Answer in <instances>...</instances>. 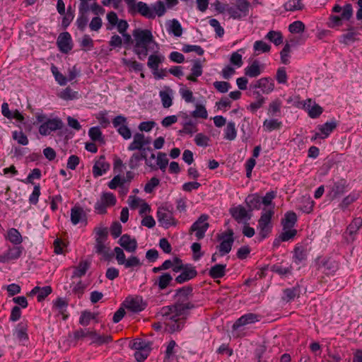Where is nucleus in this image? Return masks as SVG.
Masks as SVG:
<instances>
[{"mask_svg": "<svg viewBox=\"0 0 362 362\" xmlns=\"http://www.w3.org/2000/svg\"><path fill=\"white\" fill-rule=\"evenodd\" d=\"M261 69L258 61H254L252 64L245 69V74L249 77L255 78L260 75Z\"/></svg>", "mask_w": 362, "mask_h": 362, "instance_id": "c85d7f7f", "label": "nucleus"}, {"mask_svg": "<svg viewBox=\"0 0 362 362\" xmlns=\"http://www.w3.org/2000/svg\"><path fill=\"white\" fill-rule=\"evenodd\" d=\"M162 61L163 57L160 56L156 54H151L148 57L147 65L150 69L154 71H158L159 64L162 62Z\"/></svg>", "mask_w": 362, "mask_h": 362, "instance_id": "4c0bfd02", "label": "nucleus"}, {"mask_svg": "<svg viewBox=\"0 0 362 362\" xmlns=\"http://www.w3.org/2000/svg\"><path fill=\"white\" fill-rule=\"evenodd\" d=\"M106 240H95V252L102 255L104 258L110 257V248L105 245Z\"/></svg>", "mask_w": 362, "mask_h": 362, "instance_id": "a878e982", "label": "nucleus"}, {"mask_svg": "<svg viewBox=\"0 0 362 362\" xmlns=\"http://www.w3.org/2000/svg\"><path fill=\"white\" fill-rule=\"evenodd\" d=\"M62 127V122L60 119H49L40 125L39 132L41 135H49L52 132L60 129Z\"/></svg>", "mask_w": 362, "mask_h": 362, "instance_id": "f8f14e48", "label": "nucleus"}, {"mask_svg": "<svg viewBox=\"0 0 362 362\" xmlns=\"http://www.w3.org/2000/svg\"><path fill=\"white\" fill-rule=\"evenodd\" d=\"M157 218L160 225L165 228L175 226L177 223L174 218L173 213L163 207L158 208L157 211Z\"/></svg>", "mask_w": 362, "mask_h": 362, "instance_id": "6e6552de", "label": "nucleus"}, {"mask_svg": "<svg viewBox=\"0 0 362 362\" xmlns=\"http://www.w3.org/2000/svg\"><path fill=\"white\" fill-rule=\"evenodd\" d=\"M229 213L238 223H246L251 218V214L242 205L231 207Z\"/></svg>", "mask_w": 362, "mask_h": 362, "instance_id": "9d476101", "label": "nucleus"}, {"mask_svg": "<svg viewBox=\"0 0 362 362\" xmlns=\"http://www.w3.org/2000/svg\"><path fill=\"white\" fill-rule=\"evenodd\" d=\"M126 268L139 267L141 263L139 258L135 256H131L126 259L125 263L123 264Z\"/></svg>", "mask_w": 362, "mask_h": 362, "instance_id": "338daca9", "label": "nucleus"}, {"mask_svg": "<svg viewBox=\"0 0 362 362\" xmlns=\"http://www.w3.org/2000/svg\"><path fill=\"white\" fill-rule=\"evenodd\" d=\"M6 238L15 245L21 244L23 241L20 232L16 228H11L7 232Z\"/></svg>", "mask_w": 362, "mask_h": 362, "instance_id": "473e14b6", "label": "nucleus"}, {"mask_svg": "<svg viewBox=\"0 0 362 362\" xmlns=\"http://www.w3.org/2000/svg\"><path fill=\"white\" fill-rule=\"evenodd\" d=\"M226 264H216L210 269L209 274L213 279L221 278L226 274Z\"/></svg>", "mask_w": 362, "mask_h": 362, "instance_id": "c756f323", "label": "nucleus"}, {"mask_svg": "<svg viewBox=\"0 0 362 362\" xmlns=\"http://www.w3.org/2000/svg\"><path fill=\"white\" fill-rule=\"evenodd\" d=\"M209 141L210 138L202 133L197 134L194 137V142L198 146L206 147Z\"/></svg>", "mask_w": 362, "mask_h": 362, "instance_id": "3c124183", "label": "nucleus"}, {"mask_svg": "<svg viewBox=\"0 0 362 362\" xmlns=\"http://www.w3.org/2000/svg\"><path fill=\"white\" fill-rule=\"evenodd\" d=\"M170 31L172 32L175 36L180 37L182 34V28L178 21L173 19L172 21Z\"/></svg>", "mask_w": 362, "mask_h": 362, "instance_id": "69168bd1", "label": "nucleus"}, {"mask_svg": "<svg viewBox=\"0 0 362 362\" xmlns=\"http://www.w3.org/2000/svg\"><path fill=\"white\" fill-rule=\"evenodd\" d=\"M90 264L88 261H81L74 269V276L81 277L84 276L89 269Z\"/></svg>", "mask_w": 362, "mask_h": 362, "instance_id": "72a5a7b5", "label": "nucleus"}, {"mask_svg": "<svg viewBox=\"0 0 362 362\" xmlns=\"http://www.w3.org/2000/svg\"><path fill=\"white\" fill-rule=\"evenodd\" d=\"M107 20L109 23V25H107V30H111L119 21L117 13L114 11H110L107 14Z\"/></svg>", "mask_w": 362, "mask_h": 362, "instance_id": "bf43d9fd", "label": "nucleus"}, {"mask_svg": "<svg viewBox=\"0 0 362 362\" xmlns=\"http://www.w3.org/2000/svg\"><path fill=\"white\" fill-rule=\"evenodd\" d=\"M353 15V8L351 4H346L344 6L343 11L341 12L339 17L341 20H349Z\"/></svg>", "mask_w": 362, "mask_h": 362, "instance_id": "e2e57ef3", "label": "nucleus"}, {"mask_svg": "<svg viewBox=\"0 0 362 362\" xmlns=\"http://www.w3.org/2000/svg\"><path fill=\"white\" fill-rule=\"evenodd\" d=\"M132 348H134L136 351L151 350L150 344L140 339H136L134 341Z\"/></svg>", "mask_w": 362, "mask_h": 362, "instance_id": "8fccbe9b", "label": "nucleus"}, {"mask_svg": "<svg viewBox=\"0 0 362 362\" xmlns=\"http://www.w3.org/2000/svg\"><path fill=\"white\" fill-rule=\"evenodd\" d=\"M119 243L126 251L134 252L137 248V242L135 238H132L130 235L124 234L121 236Z\"/></svg>", "mask_w": 362, "mask_h": 362, "instance_id": "f3484780", "label": "nucleus"}, {"mask_svg": "<svg viewBox=\"0 0 362 362\" xmlns=\"http://www.w3.org/2000/svg\"><path fill=\"white\" fill-rule=\"evenodd\" d=\"M13 139L21 145H27L28 144V137L25 136V134L21 132H17L15 131L13 132Z\"/></svg>", "mask_w": 362, "mask_h": 362, "instance_id": "5fc2aeb1", "label": "nucleus"}, {"mask_svg": "<svg viewBox=\"0 0 362 362\" xmlns=\"http://www.w3.org/2000/svg\"><path fill=\"white\" fill-rule=\"evenodd\" d=\"M88 22V17L87 15H84L83 12H81V14H79V16L78 17L76 24L77 25V28L83 31L87 25V23Z\"/></svg>", "mask_w": 362, "mask_h": 362, "instance_id": "6e6d98bb", "label": "nucleus"}, {"mask_svg": "<svg viewBox=\"0 0 362 362\" xmlns=\"http://www.w3.org/2000/svg\"><path fill=\"white\" fill-rule=\"evenodd\" d=\"M282 126L281 122L277 119H266L263 123V127L267 131L271 132L275 129H279Z\"/></svg>", "mask_w": 362, "mask_h": 362, "instance_id": "37998d69", "label": "nucleus"}, {"mask_svg": "<svg viewBox=\"0 0 362 362\" xmlns=\"http://www.w3.org/2000/svg\"><path fill=\"white\" fill-rule=\"evenodd\" d=\"M306 250L303 246H297L294 250L295 262L298 263L306 259Z\"/></svg>", "mask_w": 362, "mask_h": 362, "instance_id": "de8ad7c7", "label": "nucleus"}, {"mask_svg": "<svg viewBox=\"0 0 362 362\" xmlns=\"http://www.w3.org/2000/svg\"><path fill=\"white\" fill-rule=\"evenodd\" d=\"M209 216L207 215H201L197 221L190 227L189 233L196 232L195 235L198 240L204 238L205 233L209 226V224L206 222Z\"/></svg>", "mask_w": 362, "mask_h": 362, "instance_id": "0eeeda50", "label": "nucleus"}, {"mask_svg": "<svg viewBox=\"0 0 362 362\" xmlns=\"http://www.w3.org/2000/svg\"><path fill=\"white\" fill-rule=\"evenodd\" d=\"M116 204L115 195L110 192H105L100 197V199L95 203V209L99 214L107 213V208L114 206Z\"/></svg>", "mask_w": 362, "mask_h": 362, "instance_id": "423d86ee", "label": "nucleus"}, {"mask_svg": "<svg viewBox=\"0 0 362 362\" xmlns=\"http://www.w3.org/2000/svg\"><path fill=\"white\" fill-rule=\"evenodd\" d=\"M22 252L23 247L21 246L9 247L5 253L0 255V262L7 263L16 260L21 256Z\"/></svg>", "mask_w": 362, "mask_h": 362, "instance_id": "ddd939ff", "label": "nucleus"}, {"mask_svg": "<svg viewBox=\"0 0 362 362\" xmlns=\"http://www.w3.org/2000/svg\"><path fill=\"white\" fill-rule=\"evenodd\" d=\"M314 206V202L310 198H303L302 204L300 206V210L306 214H310L313 211Z\"/></svg>", "mask_w": 362, "mask_h": 362, "instance_id": "a18cd8bd", "label": "nucleus"}, {"mask_svg": "<svg viewBox=\"0 0 362 362\" xmlns=\"http://www.w3.org/2000/svg\"><path fill=\"white\" fill-rule=\"evenodd\" d=\"M313 100L311 99H308L304 104V106L308 109V115L311 118L318 117L322 113V108L318 105L317 104H314L313 105Z\"/></svg>", "mask_w": 362, "mask_h": 362, "instance_id": "5701e85b", "label": "nucleus"}, {"mask_svg": "<svg viewBox=\"0 0 362 362\" xmlns=\"http://www.w3.org/2000/svg\"><path fill=\"white\" fill-rule=\"evenodd\" d=\"M362 224V218H356L349 225L346 229V233H348L351 238V240H354V235L356 234L358 230L361 228Z\"/></svg>", "mask_w": 362, "mask_h": 362, "instance_id": "393cba45", "label": "nucleus"}, {"mask_svg": "<svg viewBox=\"0 0 362 362\" xmlns=\"http://www.w3.org/2000/svg\"><path fill=\"white\" fill-rule=\"evenodd\" d=\"M284 296L283 299L286 302L293 300L296 297L299 296V288L293 287L292 288H286L284 291Z\"/></svg>", "mask_w": 362, "mask_h": 362, "instance_id": "79ce46f5", "label": "nucleus"}, {"mask_svg": "<svg viewBox=\"0 0 362 362\" xmlns=\"http://www.w3.org/2000/svg\"><path fill=\"white\" fill-rule=\"evenodd\" d=\"M274 211L272 209H264L258 221V229L262 238H265L272 230V218Z\"/></svg>", "mask_w": 362, "mask_h": 362, "instance_id": "39448f33", "label": "nucleus"}, {"mask_svg": "<svg viewBox=\"0 0 362 362\" xmlns=\"http://www.w3.org/2000/svg\"><path fill=\"white\" fill-rule=\"evenodd\" d=\"M57 42L59 49L63 53H68L72 49L71 37L67 32L60 34Z\"/></svg>", "mask_w": 362, "mask_h": 362, "instance_id": "4468645a", "label": "nucleus"}, {"mask_svg": "<svg viewBox=\"0 0 362 362\" xmlns=\"http://www.w3.org/2000/svg\"><path fill=\"white\" fill-rule=\"evenodd\" d=\"M257 321H258V316L256 314L247 313L238 318L233 324V328L237 329L241 326L254 323Z\"/></svg>", "mask_w": 362, "mask_h": 362, "instance_id": "6ab92c4d", "label": "nucleus"}, {"mask_svg": "<svg viewBox=\"0 0 362 362\" xmlns=\"http://www.w3.org/2000/svg\"><path fill=\"white\" fill-rule=\"evenodd\" d=\"M225 135L224 138L227 140L232 141L236 137L237 132L235 129V123L230 122L227 124L226 129H224Z\"/></svg>", "mask_w": 362, "mask_h": 362, "instance_id": "c9c22d12", "label": "nucleus"}, {"mask_svg": "<svg viewBox=\"0 0 362 362\" xmlns=\"http://www.w3.org/2000/svg\"><path fill=\"white\" fill-rule=\"evenodd\" d=\"M197 275V272L195 268L187 264L182 270L181 274L176 277L175 281L178 284H182L194 278Z\"/></svg>", "mask_w": 362, "mask_h": 362, "instance_id": "dca6fc26", "label": "nucleus"}, {"mask_svg": "<svg viewBox=\"0 0 362 362\" xmlns=\"http://www.w3.org/2000/svg\"><path fill=\"white\" fill-rule=\"evenodd\" d=\"M134 9H136L137 12L144 17L154 18L156 16L150 7L144 2H138Z\"/></svg>", "mask_w": 362, "mask_h": 362, "instance_id": "bb28decb", "label": "nucleus"}, {"mask_svg": "<svg viewBox=\"0 0 362 362\" xmlns=\"http://www.w3.org/2000/svg\"><path fill=\"white\" fill-rule=\"evenodd\" d=\"M254 87L259 88L262 90L264 93L268 94L274 90V83L271 78H262L256 82Z\"/></svg>", "mask_w": 362, "mask_h": 362, "instance_id": "aec40b11", "label": "nucleus"}, {"mask_svg": "<svg viewBox=\"0 0 362 362\" xmlns=\"http://www.w3.org/2000/svg\"><path fill=\"white\" fill-rule=\"evenodd\" d=\"M81 47L85 51L90 50L94 47L93 40L89 35H84L81 42Z\"/></svg>", "mask_w": 362, "mask_h": 362, "instance_id": "864d4df0", "label": "nucleus"}, {"mask_svg": "<svg viewBox=\"0 0 362 362\" xmlns=\"http://www.w3.org/2000/svg\"><path fill=\"white\" fill-rule=\"evenodd\" d=\"M144 147V134L140 133H136L134 136L133 141L129 144L128 147V150L129 151H135V150H142Z\"/></svg>", "mask_w": 362, "mask_h": 362, "instance_id": "7c9ffc66", "label": "nucleus"}, {"mask_svg": "<svg viewBox=\"0 0 362 362\" xmlns=\"http://www.w3.org/2000/svg\"><path fill=\"white\" fill-rule=\"evenodd\" d=\"M16 334L19 340H27L28 339L27 326L22 323L18 324L16 330Z\"/></svg>", "mask_w": 362, "mask_h": 362, "instance_id": "09e8293b", "label": "nucleus"}, {"mask_svg": "<svg viewBox=\"0 0 362 362\" xmlns=\"http://www.w3.org/2000/svg\"><path fill=\"white\" fill-rule=\"evenodd\" d=\"M103 25V21L99 16H95L92 18L89 23V28L91 31L98 32Z\"/></svg>", "mask_w": 362, "mask_h": 362, "instance_id": "052dcab7", "label": "nucleus"}, {"mask_svg": "<svg viewBox=\"0 0 362 362\" xmlns=\"http://www.w3.org/2000/svg\"><path fill=\"white\" fill-rule=\"evenodd\" d=\"M192 295V288L189 286H184L177 290L174 305L161 308L160 315L164 318L166 329L169 332L179 331L183 327L187 310L194 308L189 300Z\"/></svg>", "mask_w": 362, "mask_h": 362, "instance_id": "f257e3e1", "label": "nucleus"}, {"mask_svg": "<svg viewBox=\"0 0 362 362\" xmlns=\"http://www.w3.org/2000/svg\"><path fill=\"white\" fill-rule=\"evenodd\" d=\"M337 124L334 122H326L324 125H322L319 127V130L320 133L323 134L322 138L327 137L329 134L336 128ZM317 137H321L320 133H316L315 136L312 138V140H315Z\"/></svg>", "mask_w": 362, "mask_h": 362, "instance_id": "b1692460", "label": "nucleus"}, {"mask_svg": "<svg viewBox=\"0 0 362 362\" xmlns=\"http://www.w3.org/2000/svg\"><path fill=\"white\" fill-rule=\"evenodd\" d=\"M254 49L257 52H269L271 46L262 40H257L254 43Z\"/></svg>", "mask_w": 362, "mask_h": 362, "instance_id": "680f3d73", "label": "nucleus"}, {"mask_svg": "<svg viewBox=\"0 0 362 362\" xmlns=\"http://www.w3.org/2000/svg\"><path fill=\"white\" fill-rule=\"evenodd\" d=\"M197 131V124L192 121H189L184 124L183 128L180 131V133L192 135Z\"/></svg>", "mask_w": 362, "mask_h": 362, "instance_id": "c03bdc74", "label": "nucleus"}, {"mask_svg": "<svg viewBox=\"0 0 362 362\" xmlns=\"http://www.w3.org/2000/svg\"><path fill=\"white\" fill-rule=\"evenodd\" d=\"M122 306L132 313H139L145 309L146 304L143 302L141 298L136 296L127 298L123 302Z\"/></svg>", "mask_w": 362, "mask_h": 362, "instance_id": "9b49d317", "label": "nucleus"}, {"mask_svg": "<svg viewBox=\"0 0 362 362\" xmlns=\"http://www.w3.org/2000/svg\"><path fill=\"white\" fill-rule=\"evenodd\" d=\"M265 102V98L258 93L257 99L256 101L250 103L247 109L252 112H255L258 109L262 107Z\"/></svg>", "mask_w": 362, "mask_h": 362, "instance_id": "603ef678", "label": "nucleus"}, {"mask_svg": "<svg viewBox=\"0 0 362 362\" xmlns=\"http://www.w3.org/2000/svg\"><path fill=\"white\" fill-rule=\"evenodd\" d=\"M245 203L250 211L258 209L260 206V197L257 194L248 195L245 199Z\"/></svg>", "mask_w": 362, "mask_h": 362, "instance_id": "2f4dec72", "label": "nucleus"}, {"mask_svg": "<svg viewBox=\"0 0 362 362\" xmlns=\"http://www.w3.org/2000/svg\"><path fill=\"white\" fill-rule=\"evenodd\" d=\"M132 35L134 37V51L140 59H144L149 52H156L158 49V45L151 30L135 29Z\"/></svg>", "mask_w": 362, "mask_h": 362, "instance_id": "f03ea898", "label": "nucleus"}, {"mask_svg": "<svg viewBox=\"0 0 362 362\" xmlns=\"http://www.w3.org/2000/svg\"><path fill=\"white\" fill-rule=\"evenodd\" d=\"M173 90L168 86H165L163 90H160L159 95L161 99L163 107L168 108L173 104Z\"/></svg>", "mask_w": 362, "mask_h": 362, "instance_id": "412c9836", "label": "nucleus"}, {"mask_svg": "<svg viewBox=\"0 0 362 362\" xmlns=\"http://www.w3.org/2000/svg\"><path fill=\"white\" fill-rule=\"evenodd\" d=\"M74 337L77 340L89 337L92 340V344H95L98 346L108 344L112 341L111 335H100L94 329H77L74 332Z\"/></svg>", "mask_w": 362, "mask_h": 362, "instance_id": "7ed1b4c3", "label": "nucleus"}, {"mask_svg": "<svg viewBox=\"0 0 362 362\" xmlns=\"http://www.w3.org/2000/svg\"><path fill=\"white\" fill-rule=\"evenodd\" d=\"M173 280L172 276L168 273H165L158 277V286L160 290L166 288Z\"/></svg>", "mask_w": 362, "mask_h": 362, "instance_id": "ea45409f", "label": "nucleus"}, {"mask_svg": "<svg viewBox=\"0 0 362 362\" xmlns=\"http://www.w3.org/2000/svg\"><path fill=\"white\" fill-rule=\"evenodd\" d=\"M266 38L276 45H279L283 42V36L280 32L274 30L269 31L266 35Z\"/></svg>", "mask_w": 362, "mask_h": 362, "instance_id": "a19ab883", "label": "nucleus"}, {"mask_svg": "<svg viewBox=\"0 0 362 362\" xmlns=\"http://www.w3.org/2000/svg\"><path fill=\"white\" fill-rule=\"evenodd\" d=\"M218 238L223 240L218 247V250L221 252V255L223 256L229 253L234 242L233 230L228 229L225 233L219 235Z\"/></svg>", "mask_w": 362, "mask_h": 362, "instance_id": "1a4fd4ad", "label": "nucleus"}, {"mask_svg": "<svg viewBox=\"0 0 362 362\" xmlns=\"http://www.w3.org/2000/svg\"><path fill=\"white\" fill-rule=\"evenodd\" d=\"M110 168V164L105 161V157L101 156L100 158L95 161L93 167V174L97 177L105 173Z\"/></svg>", "mask_w": 362, "mask_h": 362, "instance_id": "a211bd4d", "label": "nucleus"}, {"mask_svg": "<svg viewBox=\"0 0 362 362\" xmlns=\"http://www.w3.org/2000/svg\"><path fill=\"white\" fill-rule=\"evenodd\" d=\"M83 215H84L83 209L76 206L73 207L71 210V221L72 223L74 225L78 223Z\"/></svg>", "mask_w": 362, "mask_h": 362, "instance_id": "58836bf2", "label": "nucleus"}, {"mask_svg": "<svg viewBox=\"0 0 362 362\" xmlns=\"http://www.w3.org/2000/svg\"><path fill=\"white\" fill-rule=\"evenodd\" d=\"M288 29L291 33H299L304 31L305 25L303 22L296 21L290 24Z\"/></svg>", "mask_w": 362, "mask_h": 362, "instance_id": "13d9d810", "label": "nucleus"}, {"mask_svg": "<svg viewBox=\"0 0 362 362\" xmlns=\"http://www.w3.org/2000/svg\"><path fill=\"white\" fill-rule=\"evenodd\" d=\"M304 8L300 0H288L284 4V8L288 11H300Z\"/></svg>", "mask_w": 362, "mask_h": 362, "instance_id": "f704fd0d", "label": "nucleus"}, {"mask_svg": "<svg viewBox=\"0 0 362 362\" xmlns=\"http://www.w3.org/2000/svg\"><path fill=\"white\" fill-rule=\"evenodd\" d=\"M168 164V159L166 157V154L160 152L158 153L157 156V165L159 166L160 169L165 171Z\"/></svg>", "mask_w": 362, "mask_h": 362, "instance_id": "0e129e2a", "label": "nucleus"}, {"mask_svg": "<svg viewBox=\"0 0 362 362\" xmlns=\"http://www.w3.org/2000/svg\"><path fill=\"white\" fill-rule=\"evenodd\" d=\"M290 52H291V46L288 43H286L280 53L281 60L283 64H287L289 63L288 58H289Z\"/></svg>", "mask_w": 362, "mask_h": 362, "instance_id": "774afa93", "label": "nucleus"}, {"mask_svg": "<svg viewBox=\"0 0 362 362\" xmlns=\"http://www.w3.org/2000/svg\"><path fill=\"white\" fill-rule=\"evenodd\" d=\"M250 4L247 0H236L235 6H228L226 11L233 19H240L249 14Z\"/></svg>", "mask_w": 362, "mask_h": 362, "instance_id": "20e7f679", "label": "nucleus"}, {"mask_svg": "<svg viewBox=\"0 0 362 362\" xmlns=\"http://www.w3.org/2000/svg\"><path fill=\"white\" fill-rule=\"evenodd\" d=\"M282 102L280 99L276 98L269 105L268 115L275 116L277 113L280 112Z\"/></svg>", "mask_w": 362, "mask_h": 362, "instance_id": "e433bc0d", "label": "nucleus"}, {"mask_svg": "<svg viewBox=\"0 0 362 362\" xmlns=\"http://www.w3.org/2000/svg\"><path fill=\"white\" fill-rule=\"evenodd\" d=\"M297 221V216L293 211H288L285 214L284 218L282 219L281 223L284 229L292 228Z\"/></svg>", "mask_w": 362, "mask_h": 362, "instance_id": "cd10ccee", "label": "nucleus"}, {"mask_svg": "<svg viewBox=\"0 0 362 362\" xmlns=\"http://www.w3.org/2000/svg\"><path fill=\"white\" fill-rule=\"evenodd\" d=\"M346 187V181L345 180H340L330 186L328 196L331 199H334L341 195L345 192Z\"/></svg>", "mask_w": 362, "mask_h": 362, "instance_id": "2eb2a0df", "label": "nucleus"}, {"mask_svg": "<svg viewBox=\"0 0 362 362\" xmlns=\"http://www.w3.org/2000/svg\"><path fill=\"white\" fill-rule=\"evenodd\" d=\"M319 269L327 275L334 274L337 269L338 266L335 261L327 259L321 262L319 264Z\"/></svg>", "mask_w": 362, "mask_h": 362, "instance_id": "4be33fe9", "label": "nucleus"}, {"mask_svg": "<svg viewBox=\"0 0 362 362\" xmlns=\"http://www.w3.org/2000/svg\"><path fill=\"white\" fill-rule=\"evenodd\" d=\"M175 346H176V343L174 340H171L169 342V344L167 346L166 351H165V357L163 359L164 362H170V358L175 354L174 349H175Z\"/></svg>", "mask_w": 362, "mask_h": 362, "instance_id": "4d7b16f0", "label": "nucleus"}, {"mask_svg": "<svg viewBox=\"0 0 362 362\" xmlns=\"http://www.w3.org/2000/svg\"><path fill=\"white\" fill-rule=\"evenodd\" d=\"M192 116L194 118L206 119L208 113L204 105H197L195 110L192 112Z\"/></svg>", "mask_w": 362, "mask_h": 362, "instance_id": "49530a36", "label": "nucleus"}]
</instances>
